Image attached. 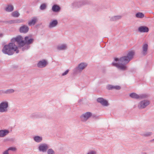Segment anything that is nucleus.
I'll return each instance as SVG.
<instances>
[{
    "mask_svg": "<svg viewBox=\"0 0 154 154\" xmlns=\"http://www.w3.org/2000/svg\"><path fill=\"white\" fill-rule=\"evenodd\" d=\"M106 88L108 90H112L113 89L119 90L121 89V87L119 86H113L111 85H108L107 86Z\"/></svg>",
    "mask_w": 154,
    "mask_h": 154,
    "instance_id": "nucleus-13",
    "label": "nucleus"
},
{
    "mask_svg": "<svg viewBox=\"0 0 154 154\" xmlns=\"http://www.w3.org/2000/svg\"><path fill=\"white\" fill-rule=\"evenodd\" d=\"M69 71V69H67L62 74V75L64 76V75H67L68 74V73Z\"/></svg>",
    "mask_w": 154,
    "mask_h": 154,
    "instance_id": "nucleus-33",
    "label": "nucleus"
},
{
    "mask_svg": "<svg viewBox=\"0 0 154 154\" xmlns=\"http://www.w3.org/2000/svg\"><path fill=\"white\" fill-rule=\"evenodd\" d=\"M152 140H154V139Z\"/></svg>",
    "mask_w": 154,
    "mask_h": 154,
    "instance_id": "nucleus-41",
    "label": "nucleus"
},
{
    "mask_svg": "<svg viewBox=\"0 0 154 154\" xmlns=\"http://www.w3.org/2000/svg\"><path fill=\"white\" fill-rule=\"evenodd\" d=\"M96 100L98 103H100L103 106H107L109 105L108 101L103 98H98Z\"/></svg>",
    "mask_w": 154,
    "mask_h": 154,
    "instance_id": "nucleus-8",
    "label": "nucleus"
},
{
    "mask_svg": "<svg viewBox=\"0 0 154 154\" xmlns=\"http://www.w3.org/2000/svg\"><path fill=\"white\" fill-rule=\"evenodd\" d=\"M8 150H6L5 151L3 152V154H8Z\"/></svg>",
    "mask_w": 154,
    "mask_h": 154,
    "instance_id": "nucleus-38",
    "label": "nucleus"
},
{
    "mask_svg": "<svg viewBox=\"0 0 154 154\" xmlns=\"http://www.w3.org/2000/svg\"><path fill=\"white\" fill-rule=\"evenodd\" d=\"M61 8L60 6L58 5V12L60 11Z\"/></svg>",
    "mask_w": 154,
    "mask_h": 154,
    "instance_id": "nucleus-39",
    "label": "nucleus"
},
{
    "mask_svg": "<svg viewBox=\"0 0 154 154\" xmlns=\"http://www.w3.org/2000/svg\"><path fill=\"white\" fill-rule=\"evenodd\" d=\"M148 97V95L146 94H141L139 95V99L140 100L147 98Z\"/></svg>",
    "mask_w": 154,
    "mask_h": 154,
    "instance_id": "nucleus-23",
    "label": "nucleus"
},
{
    "mask_svg": "<svg viewBox=\"0 0 154 154\" xmlns=\"http://www.w3.org/2000/svg\"><path fill=\"white\" fill-rule=\"evenodd\" d=\"M134 54V52L131 51L128 53L126 56H123L119 59L118 58H115V61L118 62H113L112 63V65L119 69L125 70L127 68V66L125 64L128 63L133 59Z\"/></svg>",
    "mask_w": 154,
    "mask_h": 154,
    "instance_id": "nucleus-1",
    "label": "nucleus"
},
{
    "mask_svg": "<svg viewBox=\"0 0 154 154\" xmlns=\"http://www.w3.org/2000/svg\"><path fill=\"white\" fill-rule=\"evenodd\" d=\"M14 42H13L11 40L12 42L5 45L2 50L3 52L8 55L13 54L15 52L18 53L19 52V51L17 50V47L14 43Z\"/></svg>",
    "mask_w": 154,
    "mask_h": 154,
    "instance_id": "nucleus-2",
    "label": "nucleus"
},
{
    "mask_svg": "<svg viewBox=\"0 0 154 154\" xmlns=\"http://www.w3.org/2000/svg\"><path fill=\"white\" fill-rule=\"evenodd\" d=\"M91 3L89 0H79L76 1L72 3L73 8H79L85 5H90Z\"/></svg>",
    "mask_w": 154,
    "mask_h": 154,
    "instance_id": "nucleus-4",
    "label": "nucleus"
},
{
    "mask_svg": "<svg viewBox=\"0 0 154 154\" xmlns=\"http://www.w3.org/2000/svg\"><path fill=\"white\" fill-rule=\"evenodd\" d=\"M150 103L148 100H144L141 101L138 104V107L139 109H143L146 108Z\"/></svg>",
    "mask_w": 154,
    "mask_h": 154,
    "instance_id": "nucleus-6",
    "label": "nucleus"
},
{
    "mask_svg": "<svg viewBox=\"0 0 154 154\" xmlns=\"http://www.w3.org/2000/svg\"><path fill=\"white\" fill-rule=\"evenodd\" d=\"M152 133L151 132H147L143 133L142 135L145 137H148L150 136L152 134Z\"/></svg>",
    "mask_w": 154,
    "mask_h": 154,
    "instance_id": "nucleus-27",
    "label": "nucleus"
},
{
    "mask_svg": "<svg viewBox=\"0 0 154 154\" xmlns=\"http://www.w3.org/2000/svg\"><path fill=\"white\" fill-rule=\"evenodd\" d=\"M16 150V148L15 147H11L8 149V150H12V151H15Z\"/></svg>",
    "mask_w": 154,
    "mask_h": 154,
    "instance_id": "nucleus-34",
    "label": "nucleus"
},
{
    "mask_svg": "<svg viewBox=\"0 0 154 154\" xmlns=\"http://www.w3.org/2000/svg\"><path fill=\"white\" fill-rule=\"evenodd\" d=\"M48 148L47 145L45 144H41L39 145V150L43 152L46 151Z\"/></svg>",
    "mask_w": 154,
    "mask_h": 154,
    "instance_id": "nucleus-14",
    "label": "nucleus"
},
{
    "mask_svg": "<svg viewBox=\"0 0 154 154\" xmlns=\"http://www.w3.org/2000/svg\"><path fill=\"white\" fill-rule=\"evenodd\" d=\"M57 24V20H53L51 22L49 25V27L50 28H53L56 26Z\"/></svg>",
    "mask_w": 154,
    "mask_h": 154,
    "instance_id": "nucleus-19",
    "label": "nucleus"
},
{
    "mask_svg": "<svg viewBox=\"0 0 154 154\" xmlns=\"http://www.w3.org/2000/svg\"><path fill=\"white\" fill-rule=\"evenodd\" d=\"M22 21H20V20H17V21H14V20H11L9 22V23L10 24H12V23H20L22 22Z\"/></svg>",
    "mask_w": 154,
    "mask_h": 154,
    "instance_id": "nucleus-30",
    "label": "nucleus"
},
{
    "mask_svg": "<svg viewBox=\"0 0 154 154\" xmlns=\"http://www.w3.org/2000/svg\"><path fill=\"white\" fill-rule=\"evenodd\" d=\"M8 104L7 102H3L0 104V112H4L7 111Z\"/></svg>",
    "mask_w": 154,
    "mask_h": 154,
    "instance_id": "nucleus-9",
    "label": "nucleus"
},
{
    "mask_svg": "<svg viewBox=\"0 0 154 154\" xmlns=\"http://www.w3.org/2000/svg\"><path fill=\"white\" fill-rule=\"evenodd\" d=\"M52 10L54 11L57 12L58 11V6L56 5H53L52 8Z\"/></svg>",
    "mask_w": 154,
    "mask_h": 154,
    "instance_id": "nucleus-28",
    "label": "nucleus"
},
{
    "mask_svg": "<svg viewBox=\"0 0 154 154\" xmlns=\"http://www.w3.org/2000/svg\"><path fill=\"white\" fill-rule=\"evenodd\" d=\"M48 63L46 61L43 60L39 61L37 64V66L39 67L42 68L45 66Z\"/></svg>",
    "mask_w": 154,
    "mask_h": 154,
    "instance_id": "nucleus-12",
    "label": "nucleus"
},
{
    "mask_svg": "<svg viewBox=\"0 0 154 154\" xmlns=\"http://www.w3.org/2000/svg\"><path fill=\"white\" fill-rule=\"evenodd\" d=\"M13 42L16 41L18 44L19 46L22 47L24 46L26 44H30L33 41V39L30 38V36H26L25 38L24 41L20 36H18L17 37L13 38L12 39Z\"/></svg>",
    "mask_w": 154,
    "mask_h": 154,
    "instance_id": "nucleus-3",
    "label": "nucleus"
},
{
    "mask_svg": "<svg viewBox=\"0 0 154 154\" xmlns=\"http://www.w3.org/2000/svg\"><path fill=\"white\" fill-rule=\"evenodd\" d=\"M46 7V5L45 4H42L40 7V9L41 10H44L45 8Z\"/></svg>",
    "mask_w": 154,
    "mask_h": 154,
    "instance_id": "nucleus-32",
    "label": "nucleus"
},
{
    "mask_svg": "<svg viewBox=\"0 0 154 154\" xmlns=\"http://www.w3.org/2000/svg\"><path fill=\"white\" fill-rule=\"evenodd\" d=\"M82 101V100H79V103L81 102Z\"/></svg>",
    "mask_w": 154,
    "mask_h": 154,
    "instance_id": "nucleus-40",
    "label": "nucleus"
},
{
    "mask_svg": "<svg viewBox=\"0 0 154 154\" xmlns=\"http://www.w3.org/2000/svg\"><path fill=\"white\" fill-rule=\"evenodd\" d=\"M135 16L137 18H142L144 17V15L143 13L138 12L136 14Z\"/></svg>",
    "mask_w": 154,
    "mask_h": 154,
    "instance_id": "nucleus-22",
    "label": "nucleus"
},
{
    "mask_svg": "<svg viewBox=\"0 0 154 154\" xmlns=\"http://www.w3.org/2000/svg\"><path fill=\"white\" fill-rule=\"evenodd\" d=\"M34 139L36 142H39L42 141V138L41 137L36 136L34 137Z\"/></svg>",
    "mask_w": 154,
    "mask_h": 154,
    "instance_id": "nucleus-25",
    "label": "nucleus"
},
{
    "mask_svg": "<svg viewBox=\"0 0 154 154\" xmlns=\"http://www.w3.org/2000/svg\"><path fill=\"white\" fill-rule=\"evenodd\" d=\"M48 154H54V151L51 149H50L48 151Z\"/></svg>",
    "mask_w": 154,
    "mask_h": 154,
    "instance_id": "nucleus-31",
    "label": "nucleus"
},
{
    "mask_svg": "<svg viewBox=\"0 0 154 154\" xmlns=\"http://www.w3.org/2000/svg\"><path fill=\"white\" fill-rule=\"evenodd\" d=\"M13 9L14 7L13 6L11 5H8L6 8L5 10L7 11L10 12L12 11L13 10Z\"/></svg>",
    "mask_w": 154,
    "mask_h": 154,
    "instance_id": "nucleus-24",
    "label": "nucleus"
},
{
    "mask_svg": "<svg viewBox=\"0 0 154 154\" xmlns=\"http://www.w3.org/2000/svg\"><path fill=\"white\" fill-rule=\"evenodd\" d=\"M148 45L146 43L144 44L142 46V53L143 55L145 56L147 54Z\"/></svg>",
    "mask_w": 154,
    "mask_h": 154,
    "instance_id": "nucleus-11",
    "label": "nucleus"
},
{
    "mask_svg": "<svg viewBox=\"0 0 154 154\" xmlns=\"http://www.w3.org/2000/svg\"><path fill=\"white\" fill-rule=\"evenodd\" d=\"M9 131L8 130H4L0 131V137H3L8 134Z\"/></svg>",
    "mask_w": 154,
    "mask_h": 154,
    "instance_id": "nucleus-17",
    "label": "nucleus"
},
{
    "mask_svg": "<svg viewBox=\"0 0 154 154\" xmlns=\"http://www.w3.org/2000/svg\"><path fill=\"white\" fill-rule=\"evenodd\" d=\"M92 114L90 112H87L82 114L80 116V119L82 121L86 122L88 119L91 116Z\"/></svg>",
    "mask_w": 154,
    "mask_h": 154,
    "instance_id": "nucleus-7",
    "label": "nucleus"
},
{
    "mask_svg": "<svg viewBox=\"0 0 154 154\" xmlns=\"http://www.w3.org/2000/svg\"><path fill=\"white\" fill-rule=\"evenodd\" d=\"M29 30L28 27L26 26H23L21 27L20 28V32H21L26 33Z\"/></svg>",
    "mask_w": 154,
    "mask_h": 154,
    "instance_id": "nucleus-16",
    "label": "nucleus"
},
{
    "mask_svg": "<svg viewBox=\"0 0 154 154\" xmlns=\"http://www.w3.org/2000/svg\"><path fill=\"white\" fill-rule=\"evenodd\" d=\"M87 66V64L85 63H80L73 70L74 74H77L81 72Z\"/></svg>",
    "mask_w": 154,
    "mask_h": 154,
    "instance_id": "nucleus-5",
    "label": "nucleus"
},
{
    "mask_svg": "<svg viewBox=\"0 0 154 154\" xmlns=\"http://www.w3.org/2000/svg\"><path fill=\"white\" fill-rule=\"evenodd\" d=\"M99 6L97 4H95L93 5V8L94 9H96V10H99Z\"/></svg>",
    "mask_w": 154,
    "mask_h": 154,
    "instance_id": "nucleus-29",
    "label": "nucleus"
},
{
    "mask_svg": "<svg viewBox=\"0 0 154 154\" xmlns=\"http://www.w3.org/2000/svg\"><path fill=\"white\" fill-rule=\"evenodd\" d=\"M37 21V19L35 17L33 18L32 20L28 23V24L29 26L34 25Z\"/></svg>",
    "mask_w": 154,
    "mask_h": 154,
    "instance_id": "nucleus-20",
    "label": "nucleus"
},
{
    "mask_svg": "<svg viewBox=\"0 0 154 154\" xmlns=\"http://www.w3.org/2000/svg\"><path fill=\"white\" fill-rule=\"evenodd\" d=\"M129 96L130 97L132 98L135 99H139V95L134 93H131L130 94Z\"/></svg>",
    "mask_w": 154,
    "mask_h": 154,
    "instance_id": "nucleus-21",
    "label": "nucleus"
},
{
    "mask_svg": "<svg viewBox=\"0 0 154 154\" xmlns=\"http://www.w3.org/2000/svg\"><path fill=\"white\" fill-rule=\"evenodd\" d=\"M122 16H115L111 17L110 20L111 21H115L121 19Z\"/></svg>",
    "mask_w": 154,
    "mask_h": 154,
    "instance_id": "nucleus-18",
    "label": "nucleus"
},
{
    "mask_svg": "<svg viewBox=\"0 0 154 154\" xmlns=\"http://www.w3.org/2000/svg\"><path fill=\"white\" fill-rule=\"evenodd\" d=\"M87 154H96V152L94 151H91L88 152Z\"/></svg>",
    "mask_w": 154,
    "mask_h": 154,
    "instance_id": "nucleus-36",
    "label": "nucleus"
},
{
    "mask_svg": "<svg viewBox=\"0 0 154 154\" xmlns=\"http://www.w3.org/2000/svg\"><path fill=\"white\" fill-rule=\"evenodd\" d=\"M138 31L140 32H147L149 31V29L146 26H141L138 27Z\"/></svg>",
    "mask_w": 154,
    "mask_h": 154,
    "instance_id": "nucleus-10",
    "label": "nucleus"
},
{
    "mask_svg": "<svg viewBox=\"0 0 154 154\" xmlns=\"http://www.w3.org/2000/svg\"><path fill=\"white\" fill-rule=\"evenodd\" d=\"M8 92L11 93H12L14 92V90L13 89H9L8 90Z\"/></svg>",
    "mask_w": 154,
    "mask_h": 154,
    "instance_id": "nucleus-37",
    "label": "nucleus"
},
{
    "mask_svg": "<svg viewBox=\"0 0 154 154\" xmlns=\"http://www.w3.org/2000/svg\"><path fill=\"white\" fill-rule=\"evenodd\" d=\"M64 149V147L63 145L60 146L59 148V151L60 152H62Z\"/></svg>",
    "mask_w": 154,
    "mask_h": 154,
    "instance_id": "nucleus-35",
    "label": "nucleus"
},
{
    "mask_svg": "<svg viewBox=\"0 0 154 154\" xmlns=\"http://www.w3.org/2000/svg\"><path fill=\"white\" fill-rule=\"evenodd\" d=\"M12 16L14 17H18L20 14L17 11H14L12 13Z\"/></svg>",
    "mask_w": 154,
    "mask_h": 154,
    "instance_id": "nucleus-26",
    "label": "nucleus"
},
{
    "mask_svg": "<svg viewBox=\"0 0 154 154\" xmlns=\"http://www.w3.org/2000/svg\"><path fill=\"white\" fill-rule=\"evenodd\" d=\"M67 49V46L66 44H62L58 45V51H64Z\"/></svg>",
    "mask_w": 154,
    "mask_h": 154,
    "instance_id": "nucleus-15",
    "label": "nucleus"
}]
</instances>
